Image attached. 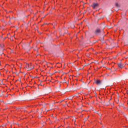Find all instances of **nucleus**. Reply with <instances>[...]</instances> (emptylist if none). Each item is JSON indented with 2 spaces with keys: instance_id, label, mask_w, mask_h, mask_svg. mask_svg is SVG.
I'll return each instance as SVG.
<instances>
[{
  "instance_id": "16",
  "label": "nucleus",
  "mask_w": 128,
  "mask_h": 128,
  "mask_svg": "<svg viewBox=\"0 0 128 128\" xmlns=\"http://www.w3.org/2000/svg\"><path fill=\"white\" fill-rule=\"evenodd\" d=\"M41 110H42V108Z\"/></svg>"
},
{
  "instance_id": "17",
  "label": "nucleus",
  "mask_w": 128,
  "mask_h": 128,
  "mask_svg": "<svg viewBox=\"0 0 128 128\" xmlns=\"http://www.w3.org/2000/svg\"><path fill=\"white\" fill-rule=\"evenodd\" d=\"M4 44H3V46H4Z\"/></svg>"
},
{
  "instance_id": "9",
  "label": "nucleus",
  "mask_w": 128,
  "mask_h": 128,
  "mask_svg": "<svg viewBox=\"0 0 128 128\" xmlns=\"http://www.w3.org/2000/svg\"><path fill=\"white\" fill-rule=\"evenodd\" d=\"M21 108H26V106L22 107Z\"/></svg>"
},
{
  "instance_id": "4",
  "label": "nucleus",
  "mask_w": 128,
  "mask_h": 128,
  "mask_svg": "<svg viewBox=\"0 0 128 128\" xmlns=\"http://www.w3.org/2000/svg\"><path fill=\"white\" fill-rule=\"evenodd\" d=\"M96 84L98 86L100 84H102V82L100 80H96Z\"/></svg>"
},
{
  "instance_id": "7",
  "label": "nucleus",
  "mask_w": 128,
  "mask_h": 128,
  "mask_svg": "<svg viewBox=\"0 0 128 128\" xmlns=\"http://www.w3.org/2000/svg\"><path fill=\"white\" fill-rule=\"evenodd\" d=\"M117 8H120V6L118 5V4L116 3L115 4Z\"/></svg>"
},
{
  "instance_id": "2",
  "label": "nucleus",
  "mask_w": 128,
  "mask_h": 128,
  "mask_svg": "<svg viewBox=\"0 0 128 128\" xmlns=\"http://www.w3.org/2000/svg\"><path fill=\"white\" fill-rule=\"evenodd\" d=\"M95 34H100V29H96L94 32Z\"/></svg>"
},
{
  "instance_id": "8",
  "label": "nucleus",
  "mask_w": 128,
  "mask_h": 128,
  "mask_svg": "<svg viewBox=\"0 0 128 128\" xmlns=\"http://www.w3.org/2000/svg\"><path fill=\"white\" fill-rule=\"evenodd\" d=\"M26 46H30V43H28L26 45Z\"/></svg>"
},
{
  "instance_id": "10",
  "label": "nucleus",
  "mask_w": 128,
  "mask_h": 128,
  "mask_svg": "<svg viewBox=\"0 0 128 128\" xmlns=\"http://www.w3.org/2000/svg\"><path fill=\"white\" fill-rule=\"evenodd\" d=\"M65 34H68V30H66Z\"/></svg>"
},
{
  "instance_id": "1",
  "label": "nucleus",
  "mask_w": 128,
  "mask_h": 128,
  "mask_svg": "<svg viewBox=\"0 0 128 128\" xmlns=\"http://www.w3.org/2000/svg\"><path fill=\"white\" fill-rule=\"evenodd\" d=\"M91 6H92V8H98V3H93Z\"/></svg>"
},
{
  "instance_id": "6",
  "label": "nucleus",
  "mask_w": 128,
  "mask_h": 128,
  "mask_svg": "<svg viewBox=\"0 0 128 128\" xmlns=\"http://www.w3.org/2000/svg\"><path fill=\"white\" fill-rule=\"evenodd\" d=\"M28 68L30 70H32V68H30V64H28Z\"/></svg>"
},
{
  "instance_id": "3",
  "label": "nucleus",
  "mask_w": 128,
  "mask_h": 128,
  "mask_svg": "<svg viewBox=\"0 0 128 128\" xmlns=\"http://www.w3.org/2000/svg\"><path fill=\"white\" fill-rule=\"evenodd\" d=\"M118 66L119 68H124V65H122L121 62L118 63Z\"/></svg>"
},
{
  "instance_id": "5",
  "label": "nucleus",
  "mask_w": 128,
  "mask_h": 128,
  "mask_svg": "<svg viewBox=\"0 0 128 128\" xmlns=\"http://www.w3.org/2000/svg\"><path fill=\"white\" fill-rule=\"evenodd\" d=\"M54 106V105L52 104L50 105V110H52V107Z\"/></svg>"
},
{
  "instance_id": "14",
  "label": "nucleus",
  "mask_w": 128,
  "mask_h": 128,
  "mask_svg": "<svg viewBox=\"0 0 128 128\" xmlns=\"http://www.w3.org/2000/svg\"><path fill=\"white\" fill-rule=\"evenodd\" d=\"M88 116L86 118V119L88 120Z\"/></svg>"
},
{
  "instance_id": "15",
  "label": "nucleus",
  "mask_w": 128,
  "mask_h": 128,
  "mask_svg": "<svg viewBox=\"0 0 128 128\" xmlns=\"http://www.w3.org/2000/svg\"><path fill=\"white\" fill-rule=\"evenodd\" d=\"M108 28H110V27H108Z\"/></svg>"
},
{
  "instance_id": "13",
  "label": "nucleus",
  "mask_w": 128,
  "mask_h": 128,
  "mask_svg": "<svg viewBox=\"0 0 128 128\" xmlns=\"http://www.w3.org/2000/svg\"><path fill=\"white\" fill-rule=\"evenodd\" d=\"M43 108H45L46 109V106H43Z\"/></svg>"
},
{
  "instance_id": "11",
  "label": "nucleus",
  "mask_w": 128,
  "mask_h": 128,
  "mask_svg": "<svg viewBox=\"0 0 128 128\" xmlns=\"http://www.w3.org/2000/svg\"><path fill=\"white\" fill-rule=\"evenodd\" d=\"M24 48H26V46H24Z\"/></svg>"
},
{
  "instance_id": "12",
  "label": "nucleus",
  "mask_w": 128,
  "mask_h": 128,
  "mask_svg": "<svg viewBox=\"0 0 128 128\" xmlns=\"http://www.w3.org/2000/svg\"><path fill=\"white\" fill-rule=\"evenodd\" d=\"M103 40H104V38H102V42H103Z\"/></svg>"
}]
</instances>
